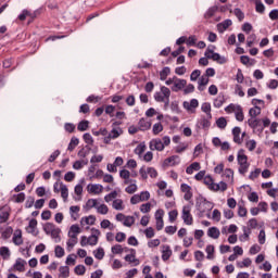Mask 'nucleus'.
Segmentation results:
<instances>
[{
	"mask_svg": "<svg viewBox=\"0 0 278 278\" xmlns=\"http://www.w3.org/2000/svg\"><path fill=\"white\" fill-rule=\"evenodd\" d=\"M154 101L164 103L163 109L168 110V105H170V89L166 86H161V90L154 93Z\"/></svg>",
	"mask_w": 278,
	"mask_h": 278,
	"instance_id": "f257e3e1",
	"label": "nucleus"
},
{
	"mask_svg": "<svg viewBox=\"0 0 278 278\" xmlns=\"http://www.w3.org/2000/svg\"><path fill=\"white\" fill-rule=\"evenodd\" d=\"M237 162L239 164L240 175H247V173H249V166H251V164L249 163V156L244 154V150H239L237 155Z\"/></svg>",
	"mask_w": 278,
	"mask_h": 278,
	"instance_id": "f03ea898",
	"label": "nucleus"
},
{
	"mask_svg": "<svg viewBox=\"0 0 278 278\" xmlns=\"http://www.w3.org/2000/svg\"><path fill=\"white\" fill-rule=\"evenodd\" d=\"M43 231L47 236H51L54 242H60L62 238H60V233H62V229L58 228L55 224L47 223L43 226Z\"/></svg>",
	"mask_w": 278,
	"mask_h": 278,
	"instance_id": "7ed1b4c3",
	"label": "nucleus"
},
{
	"mask_svg": "<svg viewBox=\"0 0 278 278\" xmlns=\"http://www.w3.org/2000/svg\"><path fill=\"white\" fill-rule=\"evenodd\" d=\"M214 49H216V47L208 46L204 53L205 58H207V60H213V62H217V64H225V62H227V60H225V58L220 56V54H218V52H214Z\"/></svg>",
	"mask_w": 278,
	"mask_h": 278,
	"instance_id": "20e7f679",
	"label": "nucleus"
},
{
	"mask_svg": "<svg viewBox=\"0 0 278 278\" xmlns=\"http://www.w3.org/2000/svg\"><path fill=\"white\" fill-rule=\"evenodd\" d=\"M174 85L172 86V92H179L180 90H184L186 86H188V80L177 78V76H174Z\"/></svg>",
	"mask_w": 278,
	"mask_h": 278,
	"instance_id": "39448f33",
	"label": "nucleus"
},
{
	"mask_svg": "<svg viewBox=\"0 0 278 278\" xmlns=\"http://www.w3.org/2000/svg\"><path fill=\"white\" fill-rule=\"evenodd\" d=\"M190 212H191L190 205H185L182 207L181 218L185 225H192V223L194 222V219L192 218V214Z\"/></svg>",
	"mask_w": 278,
	"mask_h": 278,
	"instance_id": "423d86ee",
	"label": "nucleus"
},
{
	"mask_svg": "<svg viewBox=\"0 0 278 278\" xmlns=\"http://www.w3.org/2000/svg\"><path fill=\"white\" fill-rule=\"evenodd\" d=\"M248 125L251 127V129H256L258 134L264 132V127L262 126V119L254 117V118H249L248 119Z\"/></svg>",
	"mask_w": 278,
	"mask_h": 278,
	"instance_id": "0eeeda50",
	"label": "nucleus"
},
{
	"mask_svg": "<svg viewBox=\"0 0 278 278\" xmlns=\"http://www.w3.org/2000/svg\"><path fill=\"white\" fill-rule=\"evenodd\" d=\"M182 105L185 110H187V112H191L192 114H194L197 108H199V100L191 99L190 102L185 101Z\"/></svg>",
	"mask_w": 278,
	"mask_h": 278,
	"instance_id": "6e6552de",
	"label": "nucleus"
},
{
	"mask_svg": "<svg viewBox=\"0 0 278 278\" xmlns=\"http://www.w3.org/2000/svg\"><path fill=\"white\" fill-rule=\"evenodd\" d=\"M210 121H212V118H208L207 116H202L198 121L197 127H199V129H210V127H212V123Z\"/></svg>",
	"mask_w": 278,
	"mask_h": 278,
	"instance_id": "1a4fd4ad",
	"label": "nucleus"
},
{
	"mask_svg": "<svg viewBox=\"0 0 278 278\" xmlns=\"http://www.w3.org/2000/svg\"><path fill=\"white\" fill-rule=\"evenodd\" d=\"M180 190L181 192L185 193L184 195L185 201H190V199H192V187H190L188 184H181Z\"/></svg>",
	"mask_w": 278,
	"mask_h": 278,
	"instance_id": "9d476101",
	"label": "nucleus"
},
{
	"mask_svg": "<svg viewBox=\"0 0 278 278\" xmlns=\"http://www.w3.org/2000/svg\"><path fill=\"white\" fill-rule=\"evenodd\" d=\"M12 242L15 247H21V244H23V230L16 229L14 231Z\"/></svg>",
	"mask_w": 278,
	"mask_h": 278,
	"instance_id": "9b49d317",
	"label": "nucleus"
},
{
	"mask_svg": "<svg viewBox=\"0 0 278 278\" xmlns=\"http://www.w3.org/2000/svg\"><path fill=\"white\" fill-rule=\"evenodd\" d=\"M163 216H164V211H162V210L156 211L155 218H156V230L157 231H162V229H164Z\"/></svg>",
	"mask_w": 278,
	"mask_h": 278,
	"instance_id": "f8f14e48",
	"label": "nucleus"
},
{
	"mask_svg": "<svg viewBox=\"0 0 278 278\" xmlns=\"http://www.w3.org/2000/svg\"><path fill=\"white\" fill-rule=\"evenodd\" d=\"M151 151H162L164 149V142L162 139H154L150 141Z\"/></svg>",
	"mask_w": 278,
	"mask_h": 278,
	"instance_id": "ddd939ff",
	"label": "nucleus"
},
{
	"mask_svg": "<svg viewBox=\"0 0 278 278\" xmlns=\"http://www.w3.org/2000/svg\"><path fill=\"white\" fill-rule=\"evenodd\" d=\"M231 25H233V22L231 20H225L222 23L217 24V30L219 31V34H223L224 31H227V29H229Z\"/></svg>",
	"mask_w": 278,
	"mask_h": 278,
	"instance_id": "4468645a",
	"label": "nucleus"
},
{
	"mask_svg": "<svg viewBox=\"0 0 278 278\" xmlns=\"http://www.w3.org/2000/svg\"><path fill=\"white\" fill-rule=\"evenodd\" d=\"M27 16L31 20L36 18V12H31L27 9H24L20 15L17 16L18 21H25L27 18Z\"/></svg>",
	"mask_w": 278,
	"mask_h": 278,
	"instance_id": "2eb2a0df",
	"label": "nucleus"
},
{
	"mask_svg": "<svg viewBox=\"0 0 278 278\" xmlns=\"http://www.w3.org/2000/svg\"><path fill=\"white\" fill-rule=\"evenodd\" d=\"M240 134H242V128L239 126L232 128L233 142H236V144H242V138L240 137Z\"/></svg>",
	"mask_w": 278,
	"mask_h": 278,
	"instance_id": "dca6fc26",
	"label": "nucleus"
},
{
	"mask_svg": "<svg viewBox=\"0 0 278 278\" xmlns=\"http://www.w3.org/2000/svg\"><path fill=\"white\" fill-rule=\"evenodd\" d=\"M164 164L166 166H168L169 164L172 166H177L178 164H181V159L179 157V155H172L164 161Z\"/></svg>",
	"mask_w": 278,
	"mask_h": 278,
	"instance_id": "f3484780",
	"label": "nucleus"
},
{
	"mask_svg": "<svg viewBox=\"0 0 278 278\" xmlns=\"http://www.w3.org/2000/svg\"><path fill=\"white\" fill-rule=\"evenodd\" d=\"M172 255H173V250H170V245H163V250H162L163 262H168Z\"/></svg>",
	"mask_w": 278,
	"mask_h": 278,
	"instance_id": "a211bd4d",
	"label": "nucleus"
},
{
	"mask_svg": "<svg viewBox=\"0 0 278 278\" xmlns=\"http://www.w3.org/2000/svg\"><path fill=\"white\" fill-rule=\"evenodd\" d=\"M131 254H127L125 256L126 262H129V264H135V266H138L140 264V261L136 258V250H130Z\"/></svg>",
	"mask_w": 278,
	"mask_h": 278,
	"instance_id": "6ab92c4d",
	"label": "nucleus"
},
{
	"mask_svg": "<svg viewBox=\"0 0 278 278\" xmlns=\"http://www.w3.org/2000/svg\"><path fill=\"white\" fill-rule=\"evenodd\" d=\"M78 233H81V228H79V225L77 224L72 225L68 231V238L77 239Z\"/></svg>",
	"mask_w": 278,
	"mask_h": 278,
	"instance_id": "aec40b11",
	"label": "nucleus"
},
{
	"mask_svg": "<svg viewBox=\"0 0 278 278\" xmlns=\"http://www.w3.org/2000/svg\"><path fill=\"white\" fill-rule=\"evenodd\" d=\"M208 238H213V240H218L220 238V230L217 227H211L207 230Z\"/></svg>",
	"mask_w": 278,
	"mask_h": 278,
	"instance_id": "412c9836",
	"label": "nucleus"
},
{
	"mask_svg": "<svg viewBox=\"0 0 278 278\" xmlns=\"http://www.w3.org/2000/svg\"><path fill=\"white\" fill-rule=\"evenodd\" d=\"M194 170H201V163L193 162L186 168L187 175H192Z\"/></svg>",
	"mask_w": 278,
	"mask_h": 278,
	"instance_id": "4be33fe9",
	"label": "nucleus"
},
{
	"mask_svg": "<svg viewBox=\"0 0 278 278\" xmlns=\"http://www.w3.org/2000/svg\"><path fill=\"white\" fill-rule=\"evenodd\" d=\"M88 192L92 194H101L103 192V187L101 185H88Z\"/></svg>",
	"mask_w": 278,
	"mask_h": 278,
	"instance_id": "5701e85b",
	"label": "nucleus"
},
{
	"mask_svg": "<svg viewBox=\"0 0 278 278\" xmlns=\"http://www.w3.org/2000/svg\"><path fill=\"white\" fill-rule=\"evenodd\" d=\"M138 125L140 131H148V129H151V122L147 121L146 118H141Z\"/></svg>",
	"mask_w": 278,
	"mask_h": 278,
	"instance_id": "b1692460",
	"label": "nucleus"
},
{
	"mask_svg": "<svg viewBox=\"0 0 278 278\" xmlns=\"http://www.w3.org/2000/svg\"><path fill=\"white\" fill-rule=\"evenodd\" d=\"M84 166H88V159L78 160L73 164L74 170H81Z\"/></svg>",
	"mask_w": 278,
	"mask_h": 278,
	"instance_id": "393cba45",
	"label": "nucleus"
},
{
	"mask_svg": "<svg viewBox=\"0 0 278 278\" xmlns=\"http://www.w3.org/2000/svg\"><path fill=\"white\" fill-rule=\"evenodd\" d=\"M212 207H214V205H212V203L207 200H204L202 203H200L199 205V210L202 214H205V210H207L208 212L212 210Z\"/></svg>",
	"mask_w": 278,
	"mask_h": 278,
	"instance_id": "a878e982",
	"label": "nucleus"
},
{
	"mask_svg": "<svg viewBox=\"0 0 278 278\" xmlns=\"http://www.w3.org/2000/svg\"><path fill=\"white\" fill-rule=\"evenodd\" d=\"M25 264H27V262H25V260L17 258L15 264H14L15 270H18V273L25 271Z\"/></svg>",
	"mask_w": 278,
	"mask_h": 278,
	"instance_id": "bb28decb",
	"label": "nucleus"
},
{
	"mask_svg": "<svg viewBox=\"0 0 278 278\" xmlns=\"http://www.w3.org/2000/svg\"><path fill=\"white\" fill-rule=\"evenodd\" d=\"M12 233H14V229L12 226H8L1 233L2 240H10V238H12Z\"/></svg>",
	"mask_w": 278,
	"mask_h": 278,
	"instance_id": "cd10ccee",
	"label": "nucleus"
},
{
	"mask_svg": "<svg viewBox=\"0 0 278 278\" xmlns=\"http://www.w3.org/2000/svg\"><path fill=\"white\" fill-rule=\"evenodd\" d=\"M224 103H225V94L224 93H219L217 96V98L214 100L213 105H214V108L219 109V108H223Z\"/></svg>",
	"mask_w": 278,
	"mask_h": 278,
	"instance_id": "c85d7f7f",
	"label": "nucleus"
},
{
	"mask_svg": "<svg viewBox=\"0 0 278 278\" xmlns=\"http://www.w3.org/2000/svg\"><path fill=\"white\" fill-rule=\"evenodd\" d=\"M201 110L206 114L207 118H212V104H210V102H204Z\"/></svg>",
	"mask_w": 278,
	"mask_h": 278,
	"instance_id": "c756f323",
	"label": "nucleus"
},
{
	"mask_svg": "<svg viewBox=\"0 0 278 278\" xmlns=\"http://www.w3.org/2000/svg\"><path fill=\"white\" fill-rule=\"evenodd\" d=\"M92 148H90V146H86L85 148L80 149L78 151V157H81V160H86V157H88V155H90V151Z\"/></svg>",
	"mask_w": 278,
	"mask_h": 278,
	"instance_id": "7c9ffc66",
	"label": "nucleus"
},
{
	"mask_svg": "<svg viewBox=\"0 0 278 278\" xmlns=\"http://www.w3.org/2000/svg\"><path fill=\"white\" fill-rule=\"evenodd\" d=\"M262 114V108L260 106H254L249 110V116L250 118H257Z\"/></svg>",
	"mask_w": 278,
	"mask_h": 278,
	"instance_id": "2f4dec72",
	"label": "nucleus"
},
{
	"mask_svg": "<svg viewBox=\"0 0 278 278\" xmlns=\"http://www.w3.org/2000/svg\"><path fill=\"white\" fill-rule=\"evenodd\" d=\"M218 12V4L211 7L204 14V18H212Z\"/></svg>",
	"mask_w": 278,
	"mask_h": 278,
	"instance_id": "473e14b6",
	"label": "nucleus"
},
{
	"mask_svg": "<svg viewBox=\"0 0 278 278\" xmlns=\"http://www.w3.org/2000/svg\"><path fill=\"white\" fill-rule=\"evenodd\" d=\"M249 236H251V228L243 226V233L239 236L240 242H247V240H249Z\"/></svg>",
	"mask_w": 278,
	"mask_h": 278,
	"instance_id": "72a5a7b5",
	"label": "nucleus"
},
{
	"mask_svg": "<svg viewBox=\"0 0 278 278\" xmlns=\"http://www.w3.org/2000/svg\"><path fill=\"white\" fill-rule=\"evenodd\" d=\"M129 184L130 185L128 187H126L125 191L128 194H134L138 190V186L136 185V180H129Z\"/></svg>",
	"mask_w": 278,
	"mask_h": 278,
	"instance_id": "f704fd0d",
	"label": "nucleus"
},
{
	"mask_svg": "<svg viewBox=\"0 0 278 278\" xmlns=\"http://www.w3.org/2000/svg\"><path fill=\"white\" fill-rule=\"evenodd\" d=\"M235 118L239 123H242V121H244V111L242 110L241 105H238L237 112L235 113Z\"/></svg>",
	"mask_w": 278,
	"mask_h": 278,
	"instance_id": "c9c22d12",
	"label": "nucleus"
},
{
	"mask_svg": "<svg viewBox=\"0 0 278 278\" xmlns=\"http://www.w3.org/2000/svg\"><path fill=\"white\" fill-rule=\"evenodd\" d=\"M203 181L205 186H208V189L214 191L216 184L214 182V178H212V176H205Z\"/></svg>",
	"mask_w": 278,
	"mask_h": 278,
	"instance_id": "e433bc0d",
	"label": "nucleus"
},
{
	"mask_svg": "<svg viewBox=\"0 0 278 278\" xmlns=\"http://www.w3.org/2000/svg\"><path fill=\"white\" fill-rule=\"evenodd\" d=\"M61 197L63 201H68V187L66 185L60 184Z\"/></svg>",
	"mask_w": 278,
	"mask_h": 278,
	"instance_id": "4c0bfd02",
	"label": "nucleus"
},
{
	"mask_svg": "<svg viewBox=\"0 0 278 278\" xmlns=\"http://www.w3.org/2000/svg\"><path fill=\"white\" fill-rule=\"evenodd\" d=\"M170 75V67L166 66L160 72L161 81H166L167 77Z\"/></svg>",
	"mask_w": 278,
	"mask_h": 278,
	"instance_id": "58836bf2",
	"label": "nucleus"
},
{
	"mask_svg": "<svg viewBox=\"0 0 278 278\" xmlns=\"http://www.w3.org/2000/svg\"><path fill=\"white\" fill-rule=\"evenodd\" d=\"M119 177L121 179H125V184H129V177H131V173H129V170L127 169H122L119 170Z\"/></svg>",
	"mask_w": 278,
	"mask_h": 278,
	"instance_id": "ea45409f",
	"label": "nucleus"
},
{
	"mask_svg": "<svg viewBox=\"0 0 278 278\" xmlns=\"http://www.w3.org/2000/svg\"><path fill=\"white\" fill-rule=\"evenodd\" d=\"M10 220V212L2 210L0 212V225H3V223H8Z\"/></svg>",
	"mask_w": 278,
	"mask_h": 278,
	"instance_id": "a19ab883",
	"label": "nucleus"
},
{
	"mask_svg": "<svg viewBox=\"0 0 278 278\" xmlns=\"http://www.w3.org/2000/svg\"><path fill=\"white\" fill-rule=\"evenodd\" d=\"M79 144V139L73 137L68 143L67 151H75V148Z\"/></svg>",
	"mask_w": 278,
	"mask_h": 278,
	"instance_id": "79ce46f5",
	"label": "nucleus"
},
{
	"mask_svg": "<svg viewBox=\"0 0 278 278\" xmlns=\"http://www.w3.org/2000/svg\"><path fill=\"white\" fill-rule=\"evenodd\" d=\"M0 255L2 256L3 260H10V248L8 247H1L0 248Z\"/></svg>",
	"mask_w": 278,
	"mask_h": 278,
	"instance_id": "37998d69",
	"label": "nucleus"
},
{
	"mask_svg": "<svg viewBox=\"0 0 278 278\" xmlns=\"http://www.w3.org/2000/svg\"><path fill=\"white\" fill-rule=\"evenodd\" d=\"M225 192L227 190V182L220 181L219 184H215V188L213 189V192Z\"/></svg>",
	"mask_w": 278,
	"mask_h": 278,
	"instance_id": "c03bdc74",
	"label": "nucleus"
},
{
	"mask_svg": "<svg viewBox=\"0 0 278 278\" xmlns=\"http://www.w3.org/2000/svg\"><path fill=\"white\" fill-rule=\"evenodd\" d=\"M89 125H90V122H88L87 119H84L78 123L77 129L78 131H87Z\"/></svg>",
	"mask_w": 278,
	"mask_h": 278,
	"instance_id": "a18cd8bd",
	"label": "nucleus"
},
{
	"mask_svg": "<svg viewBox=\"0 0 278 278\" xmlns=\"http://www.w3.org/2000/svg\"><path fill=\"white\" fill-rule=\"evenodd\" d=\"M93 255L96 260H103V257H105V250H103V248H98L93 251Z\"/></svg>",
	"mask_w": 278,
	"mask_h": 278,
	"instance_id": "49530a36",
	"label": "nucleus"
},
{
	"mask_svg": "<svg viewBox=\"0 0 278 278\" xmlns=\"http://www.w3.org/2000/svg\"><path fill=\"white\" fill-rule=\"evenodd\" d=\"M81 223H85V225H94V223H97V217H94V215L83 217Z\"/></svg>",
	"mask_w": 278,
	"mask_h": 278,
	"instance_id": "de8ad7c7",
	"label": "nucleus"
},
{
	"mask_svg": "<svg viewBox=\"0 0 278 278\" xmlns=\"http://www.w3.org/2000/svg\"><path fill=\"white\" fill-rule=\"evenodd\" d=\"M164 131V126L162 123H156L153 125L152 132L154 136H157V134H162Z\"/></svg>",
	"mask_w": 278,
	"mask_h": 278,
	"instance_id": "09e8293b",
	"label": "nucleus"
},
{
	"mask_svg": "<svg viewBox=\"0 0 278 278\" xmlns=\"http://www.w3.org/2000/svg\"><path fill=\"white\" fill-rule=\"evenodd\" d=\"M113 210L123 211L125 206L123 205V201L121 199H115L113 201Z\"/></svg>",
	"mask_w": 278,
	"mask_h": 278,
	"instance_id": "8fccbe9b",
	"label": "nucleus"
},
{
	"mask_svg": "<svg viewBox=\"0 0 278 278\" xmlns=\"http://www.w3.org/2000/svg\"><path fill=\"white\" fill-rule=\"evenodd\" d=\"M59 273H60V277H68V275H71V269L68 268V266H61L59 268Z\"/></svg>",
	"mask_w": 278,
	"mask_h": 278,
	"instance_id": "3c124183",
	"label": "nucleus"
},
{
	"mask_svg": "<svg viewBox=\"0 0 278 278\" xmlns=\"http://www.w3.org/2000/svg\"><path fill=\"white\" fill-rule=\"evenodd\" d=\"M224 177L226 178V181H233V169L226 168L224 172Z\"/></svg>",
	"mask_w": 278,
	"mask_h": 278,
	"instance_id": "603ef678",
	"label": "nucleus"
},
{
	"mask_svg": "<svg viewBox=\"0 0 278 278\" xmlns=\"http://www.w3.org/2000/svg\"><path fill=\"white\" fill-rule=\"evenodd\" d=\"M122 134H123V129H122V128H118V129L113 128V129L110 131L109 136L112 137L113 140H116V138H118Z\"/></svg>",
	"mask_w": 278,
	"mask_h": 278,
	"instance_id": "864d4df0",
	"label": "nucleus"
},
{
	"mask_svg": "<svg viewBox=\"0 0 278 278\" xmlns=\"http://www.w3.org/2000/svg\"><path fill=\"white\" fill-rule=\"evenodd\" d=\"M136 223L135 216H126L124 219V226L125 227H131Z\"/></svg>",
	"mask_w": 278,
	"mask_h": 278,
	"instance_id": "5fc2aeb1",
	"label": "nucleus"
},
{
	"mask_svg": "<svg viewBox=\"0 0 278 278\" xmlns=\"http://www.w3.org/2000/svg\"><path fill=\"white\" fill-rule=\"evenodd\" d=\"M83 140L86 142V144H90V146L94 144V139L92 138V135H90V132H86L83 136Z\"/></svg>",
	"mask_w": 278,
	"mask_h": 278,
	"instance_id": "6e6d98bb",
	"label": "nucleus"
},
{
	"mask_svg": "<svg viewBox=\"0 0 278 278\" xmlns=\"http://www.w3.org/2000/svg\"><path fill=\"white\" fill-rule=\"evenodd\" d=\"M251 264H253V261H251V258L247 257L243 258V261L241 263H238L239 268H249V266H251Z\"/></svg>",
	"mask_w": 278,
	"mask_h": 278,
	"instance_id": "4d7b16f0",
	"label": "nucleus"
},
{
	"mask_svg": "<svg viewBox=\"0 0 278 278\" xmlns=\"http://www.w3.org/2000/svg\"><path fill=\"white\" fill-rule=\"evenodd\" d=\"M117 197H118V192L112 191L111 193L104 197V201L105 203H110L111 201H114V199H116Z\"/></svg>",
	"mask_w": 278,
	"mask_h": 278,
	"instance_id": "13d9d810",
	"label": "nucleus"
},
{
	"mask_svg": "<svg viewBox=\"0 0 278 278\" xmlns=\"http://www.w3.org/2000/svg\"><path fill=\"white\" fill-rule=\"evenodd\" d=\"M233 14H235V16H237V18L240 23H242V21H244V12H242L241 9H239V8L235 9Z\"/></svg>",
	"mask_w": 278,
	"mask_h": 278,
	"instance_id": "bf43d9fd",
	"label": "nucleus"
},
{
	"mask_svg": "<svg viewBox=\"0 0 278 278\" xmlns=\"http://www.w3.org/2000/svg\"><path fill=\"white\" fill-rule=\"evenodd\" d=\"M245 147L249 151H255V148L257 147V142L255 141V139H251L247 141Z\"/></svg>",
	"mask_w": 278,
	"mask_h": 278,
	"instance_id": "052dcab7",
	"label": "nucleus"
},
{
	"mask_svg": "<svg viewBox=\"0 0 278 278\" xmlns=\"http://www.w3.org/2000/svg\"><path fill=\"white\" fill-rule=\"evenodd\" d=\"M98 214L105 215L110 212V208L105 204H101L100 206H96Z\"/></svg>",
	"mask_w": 278,
	"mask_h": 278,
	"instance_id": "680f3d73",
	"label": "nucleus"
},
{
	"mask_svg": "<svg viewBox=\"0 0 278 278\" xmlns=\"http://www.w3.org/2000/svg\"><path fill=\"white\" fill-rule=\"evenodd\" d=\"M216 125L219 129H225V127H227V119L225 117H219L216 121Z\"/></svg>",
	"mask_w": 278,
	"mask_h": 278,
	"instance_id": "e2e57ef3",
	"label": "nucleus"
},
{
	"mask_svg": "<svg viewBox=\"0 0 278 278\" xmlns=\"http://www.w3.org/2000/svg\"><path fill=\"white\" fill-rule=\"evenodd\" d=\"M74 273H75L76 275H79V276L86 275V266H84V265H77V266L74 268Z\"/></svg>",
	"mask_w": 278,
	"mask_h": 278,
	"instance_id": "0e129e2a",
	"label": "nucleus"
},
{
	"mask_svg": "<svg viewBox=\"0 0 278 278\" xmlns=\"http://www.w3.org/2000/svg\"><path fill=\"white\" fill-rule=\"evenodd\" d=\"M177 216H179V212L177 210H173L168 213L169 223H175L177 220Z\"/></svg>",
	"mask_w": 278,
	"mask_h": 278,
	"instance_id": "69168bd1",
	"label": "nucleus"
},
{
	"mask_svg": "<svg viewBox=\"0 0 278 278\" xmlns=\"http://www.w3.org/2000/svg\"><path fill=\"white\" fill-rule=\"evenodd\" d=\"M55 257H64V248L56 245L54 248Z\"/></svg>",
	"mask_w": 278,
	"mask_h": 278,
	"instance_id": "338daca9",
	"label": "nucleus"
},
{
	"mask_svg": "<svg viewBox=\"0 0 278 278\" xmlns=\"http://www.w3.org/2000/svg\"><path fill=\"white\" fill-rule=\"evenodd\" d=\"M97 199H89L87 202H86V207L87 210H92V207H97Z\"/></svg>",
	"mask_w": 278,
	"mask_h": 278,
	"instance_id": "774afa93",
	"label": "nucleus"
}]
</instances>
